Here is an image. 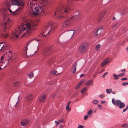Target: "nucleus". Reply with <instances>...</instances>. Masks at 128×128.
Listing matches in <instances>:
<instances>
[{
	"mask_svg": "<svg viewBox=\"0 0 128 128\" xmlns=\"http://www.w3.org/2000/svg\"><path fill=\"white\" fill-rule=\"evenodd\" d=\"M71 10L70 7L65 6H60L57 8L55 10L54 16L58 19L66 18V15Z\"/></svg>",
	"mask_w": 128,
	"mask_h": 128,
	"instance_id": "obj_1",
	"label": "nucleus"
},
{
	"mask_svg": "<svg viewBox=\"0 0 128 128\" xmlns=\"http://www.w3.org/2000/svg\"><path fill=\"white\" fill-rule=\"evenodd\" d=\"M32 26L29 23L26 24L22 25V24L18 27L17 30H16V38L19 35L24 32V34L29 35L32 32Z\"/></svg>",
	"mask_w": 128,
	"mask_h": 128,
	"instance_id": "obj_2",
	"label": "nucleus"
},
{
	"mask_svg": "<svg viewBox=\"0 0 128 128\" xmlns=\"http://www.w3.org/2000/svg\"><path fill=\"white\" fill-rule=\"evenodd\" d=\"M36 5L33 12L34 16L40 14L42 13L44 14V13H47V6L44 2H42L41 3Z\"/></svg>",
	"mask_w": 128,
	"mask_h": 128,
	"instance_id": "obj_3",
	"label": "nucleus"
},
{
	"mask_svg": "<svg viewBox=\"0 0 128 128\" xmlns=\"http://www.w3.org/2000/svg\"><path fill=\"white\" fill-rule=\"evenodd\" d=\"M56 27L55 24H53L49 23L46 24L44 26L43 28L42 32L41 34L44 37L46 35H48L49 33H52L54 30V29Z\"/></svg>",
	"mask_w": 128,
	"mask_h": 128,
	"instance_id": "obj_4",
	"label": "nucleus"
},
{
	"mask_svg": "<svg viewBox=\"0 0 128 128\" xmlns=\"http://www.w3.org/2000/svg\"><path fill=\"white\" fill-rule=\"evenodd\" d=\"M24 6L22 0H16V14H20Z\"/></svg>",
	"mask_w": 128,
	"mask_h": 128,
	"instance_id": "obj_5",
	"label": "nucleus"
},
{
	"mask_svg": "<svg viewBox=\"0 0 128 128\" xmlns=\"http://www.w3.org/2000/svg\"><path fill=\"white\" fill-rule=\"evenodd\" d=\"M76 18V16L74 15L70 18L66 20H65L64 23L62 28L64 29L65 28L70 27L72 21L73 20L74 21V19Z\"/></svg>",
	"mask_w": 128,
	"mask_h": 128,
	"instance_id": "obj_6",
	"label": "nucleus"
},
{
	"mask_svg": "<svg viewBox=\"0 0 128 128\" xmlns=\"http://www.w3.org/2000/svg\"><path fill=\"white\" fill-rule=\"evenodd\" d=\"M112 102L114 104L119 106L120 108H123L125 106L124 104L120 100H116L113 98L112 99Z\"/></svg>",
	"mask_w": 128,
	"mask_h": 128,
	"instance_id": "obj_7",
	"label": "nucleus"
},
{
	"mask_svg": "<svg viewBox=\"0 0 128 128\" xmlns=\"http://www.w3.org/2000/svg\"><path fill=\"white\" fill-rule=\"evenodd\" d=\"M4 63L6 64H8L9 62H11L12 60H11L12 58L11 54H9L8 53L5 52L4 54Z\"/></svg>",
	"mask_w": 128,
	"mask_h": 128,
	"instance_id": "obj_8",
	"label": "nucleus"
},
{
	"mask_svg": "<svg viewBox=\"0 0 128 128\" xmlns=\"http://www.w3.org/2000/svg\"><path fill=\"white\" fill-rule=\"evenodd\" d=\"M88 48L86 44L84 43L82 44L79 48V51L80 52H85Z\"/></svg>",
	"mask_w": 128,
	"mask_h": 128,
	"instance_id": "obj_9",
	"label": "nucleus"
},
{
	"mask_svg": "<svg viewBox=\"0 0 128 128\" xmlns=\"http://www.w3.org/2000/svg\"><path fill=\"white\" fill-rule=\"evenodd\" d=\"M51 51V48L47 47L43 51V54L44 55L47 56L50 54Z\"/></svg>",
	"mask_w": 128,
	"mask_h": 128,
	"instance_id": "obj_10",
	"label": "nucleus"
},
{
	"mask_svg": "<svg viewBox=\"0 0 128 128\" xmlns=\"http://www.w3.org/2000/svg\"><path fill=\"white\" fill-rule=\"evenodd\" d=\"M15 30L12 31L10 37L11 40L13 41H15L16 39V29H15Z\"/></svg>",
	"mask_w": 128,
	"mask_h": 128,
	"instance_id": "obj_11",
	"label": "nucleus"
},
{
	"mask_svg": "<svg viewBox=\"0 0 128 128\" xmlns=\"http://www.w3.org/2000/svg\"><path fill=\"white\" fill-rule=\"evenodd\" d=\"M7 10H4L2 14V16L3 17V19L4 21H5L7 18L8 14L7 12Z\"/></svg>",
	"mask_w": 128,
	"mask_h": 128,
	"instance_id": "obj_12",
	"label": "nucleus"
},
{
	"mask_svg": "<svg viewBox=\"0 0 128 128\" xmlns=\"http://www.w3.org/2000/svg\"><path fill=\"white\" fill-rule=\"evenodd\" d=\"M11 5H10L9 2H6V6L8 7V8L9 9V7H10L11 5H16V0H11Z\"/></svg>",
	"mask_w": 128,
	"mask_h": 128,
	"instance_id": "obj_13",
	"label": "nucleus"
},
{
	"mask_svg": "<svg viewBox=\"0 0 128 128\" xmlns=\"http://www.w3.org/2000/svg\"><path fill=\"white\" fill-rule=\"evenodd\" d=\"M29 122V120L26 119L22 120L20 122L22 125L24 126H26Z\"/></svg>",
	"mask_w": 128,
	"mask_h": 128,
	"instance_id": "obj_14",
	"label": "nucleus"
},
{
	"mask_svg": "<svg viewBox=\"0 0 128 128\" xmlns=\"http://www.w3.org/2000/svg\"><path fill=\"white\" fill-rule=\"evenodd\" d=\"M105 14V12H103L98 16L97 18V20L98 21L100 22L102 20Z\"/></svg>",
	"mask_w": 128,
	"mask_h": 128,
	"instance_id": "obj_15",
	"label": "nucleus"
},
{
	"mask_svg": "<svg viewBox=\"0 0 128 128\" xmlns=\"http://www.w3.org/2000/svg\"><path fill=\"white\" fill-rule=\"evenodd\" d=\"M75 32L74 30H72L68 31L67 34L68 36L71 38L73 36Z\"/></svg>",
	"mask_w": 128,
	"mask_h": 128,
	"instance_id": "obj_16",
	"label": "nucleus"
},
{
	"mask_svg": "<svg viewBox=\"0 0 128 128\" xmlns=\"http://www.w3.org/2000/svg\"><path fill=\"white\" fill-rule=\"evenodd\" d=\"M109 60L108 58L104 59L102 63L101 66L103 67L106 65L108 62Z\"/></svg>",
	"mask_w": 128,
	"mask_h": 128,
	"instance_id": "obj_17",
	"label": "nucleus"
},
{
	"mask_svg": "<svg viewBox=\"0 0 128 128\" xmlns=\"http://www.w3.org/2000/svg\"><path fill=\"white\" fill-rule=\"evenodd\" d=\"M46 96L45 94L42 95L40 98V102H44L46 100Z\"/></svg>",
	"mask_w": 128,
	"mask_h": 128,
	"instance_id": "obj_18",
	"label": "nucleus"
},
{
	"mask_svg": "<svg viewBox=\"0 0 128 128\" xmlns=\"http://www.w3.org/2000/svg\"><path fill=\"white\" fill-rule=\"evenodd\" d=\"M101 29L98 28L96 29L94 32V34L95 36H98L99 35L101 32Z\"/></svg>",
	"mask_w": 128,
	"mask_h": 128,
	"instance_id": "obj_19",
	"label": "nucleus"
},
{
	"mask_svg": "<svg viewBox=\"0 0 128 128\" xmlns=\"http://www.w3.org/2000/svg\"><path fill=\"white\" fill-rule=\"evenodd\" d=\"M77 64L76 63H74L72 67V71L73 73H74L76 70V67Z\"/></svg>",
	"mask_w": 128,
	"mask_h": 128,
	"instance_id": "obj_20",
	"label": "nucleus"
},
{
	"mask_svg": "<svg viewBox=\"0 0 128 128\" xmlns=\"http://www.w3.org/2000/svg\"><path fill=\"white\" fill-rule=\"evenodd\" d=\"M85 81V80L84 79H82V80L80 81L79 82L78 84L76 85V89H77L79 88L80 87V86L81 84L84 82Z\"/></svg>",
	"mask_w": 128,
	"mask_h": 128,
	"instance_id": "obj_21",
	"label": "nucleus"
},
{
	"mask_svg": "<svg viewBox=\"0 0 128 128\" xmlns=\"http://www.w3.org/2000/svg\"><path fill=\"white\" fill-rule=\"evenodd\" d=\"M4 25L3 28V29L4 30V31L5 32L8 29V28H7L6 27V25L8 24V22H5L4 23Z\"/></svg>",
	"mask_w": 128,
	"mask_h": 128,
	"instance_id": "obj_22",
	"label": "nucleus"
},
{
	"mask_svg": "<svg viewBox=\"0 0 128 128\" xmlns=\"http://www.w3.org/2000/svg\"><path fill=\"white\" fill-rule=\"evenodd\" d=\"M93 80H90L87 81L85 83V84L86 85L90 86L92 83Z\"/></svg>",
	"mask_w": 128,
	"mask_h": 128,
	"instance_id": "obj_23",
	"label": "nucleus"
},
{
	"mask_svg": "<svg viewBox=\"0 0 128 128\" xmlns=\"http://www.w3.org/2000/svg\"><path fill=\"white\" fill-rule=\"evenodd\" d=\"M8 33H7L6 34H1V37L3 38H6L8 36Z\"/></svg>",
	"mask_w": 128,
	"mask_h": 128,
	"instance_id": "obj_24",
	"label": "nucleus"
},
{
	"mask_svg": "<svg viewBox=\"0 0 128 128\" xmlns=\"http://www.w3.org/2000/svg\"><path fill=\"white\" fill-rule=\"evenodd\" d=\"M33 96L32 94H30L27 96V100L28 101L31 100L33 98Z\"/></svg>",
	"mask_w": 128,
	"mask_h": 128,
	"instance_id": "obj_25",
	"label": "nucleus"
},
{
	"mask_svg": "<svg viewBox=\"0 0 128 128\" xmlns=\"http://www.w3.org/2000/svg\"><path fill=\"white\" fill-rule=\"evenodd\" d=\"M4 44V45H2V52H3L6 50L7 49V46L6 45H5V44Z\"/></svg>",
	"mask_w": 128,
	"mask_h": 128,
	"instance_id": "obj_26",
	"label": "nucleus"
},
{
	"mask_svg": "<svg viewBox=\"0 0 128 128\" xmlns=\"http://www.w3.org/2000/svg\"><path fill=\"white\" fill-rule=\"evenodd\" d=\"M64 122V119H61L59 120L57 122L56 121H55V122L56 124V126L57 125L59 124L60 123Z\"/></svg>",
	"mask_w": 128,
	"mask_h": 128,
	"instance_id": "obj_27",
	"label": "nucleus"
},
{
	"mask_svg": "<svg viewBox=\"0 0 128 128\" xmlns=\"http://www.w3.org/2000/svg\"><path fill=\"white\" fill-rule=\"evenodd\" d=\"M27 4L28 5H30H30L31 4L34 5V1L33 0H32V1H30V0H27Z\"/></svg>",
	"mask_w": 128,
	"mask_h": 128,
	"instance_id": "obj_28",
	"label": "nucleus"
},
{
	"mask_svg": "<svg viewBox=\"0 0 128 128\" xmlns=\"http://www.w3.org/2000/svg\"><path fill=\"white\" fill-rule=\"evenodd\" d=\"M93 112V110L92 109H90L88 112L87 115L89 116H90L92 114Z\"/></svg>",
	"mask_w": 128,
	"mask_h": 128,
	"instance_id": "obj_29",
	"label": "nucleus"
},
{
	"mask_svg": "<svg viewBox=\"0 0 128 128\" xmlns=\"http://www.w3.org/2000/svg\"><path fill=\"white\" fill-rule=\"evenodd\" d=\"M37 40L38 42L40 41V40L39 39H38L37 38H34L33 39H32L30 41L28 42V44L27 45L28 46L29 45V44L30 43V42H31L32 41L34 40Z\"/></svg>",
	"mask_w": 128,
	"mask_h": 128,
	"instance_id": "obj_30",
	"label": "nucleus"
},
{
	"mask_svg": "<svg viewBox=\"0 0 128 128\" xmlns=\"http://www.w3.org/2000/svg\"><path fill=\"white\" fill-rule=\"evenodd\" d=\"M92 102L93 104H97L99 102L96 100H93Z\"/></svg>",
	"mask_w": 128,
	"mask_h": 128,
	"instance_id": "obj_31",
	"label": "nucleus"
},
{
	"mask_svg": "<svg viewBox=\"0 0 128 128\" xmlns=\"http://www.w3.org/2000/svg\"><path fill=\"white\" fill-rule=\"evenodd\" d=\"M106 91L107 93L108 94H110L112 92V88H110L108 90L107 89L106 90Z\"/></svg>",
	"mask_w": 128,
	"mask_h": 128,
	"instance_id": "obj_32",
	"label": "nucleus"
},
{
	"mask_svg": "<svg viewBox=\"0 0 128 128\" xmlns=\"http://www.w3.org/2000/svg\"><path fill=\"white\" fill-rule=\"evenodd\" d=\"M86 87H84L80 91V92L82 94H83L85 92L86 90Z\"/></svg>",
	"mask_w": 128,
	"mask_h": 128,
	"instance_id": "obj_33",
	"label": "nucleus"
},
{
	"mask_svg": "<svg viewBox=\"0 0 128 128\" xmlns=\"http://www.w3.org/2000/svg\"><path fill=\"white\" fill-rule=\"evenodd\" d=\"M29 78H32L34 76V74L32 72H31L28 75Z\"/></svg>",
	"mask_w": 128,
	"mask_h": 128,
	"instance_id": "obj_34",
	"label": "nucleus"
},
{
	"mask_svg": "<svg viewBox=\"0 0 128 128\" xmlns=\"http://www.w3.org/2000/svg\"><path fill=\"white\" fill-rule=\"evenodd\" d=\"M100 48V44H98L95 47V50H98Z\"/></svg>",
	"mask_w": 128,
	"mask_h": 128,
	"instance_id": "obj_35",
	"label": "nucleus"
},
{
	"mask_svg": "<svg viewBox=\"0 0 128 128\" xmlns=\"http://www.w3.org/2000/svg\"><path fill=\"white\" fill-rule=\"evenodd\" d=\"M113 76L114 77V79H118V75H116L115 74H114Z\"/></svg>",
	"mask_w": 128,
	"mask_h": 128,
	"instance_id": "obj_36",
	"label": "nucleus"
},
{
	"mask_svg": "<svg viewBox=\"0 0 128 128\" xmlns=\"http://www.w3.org/2000/svg\"><path fill=\"white\" fill-rule=\"evenodd\" d=\"M5 44V42H1L0 43V52H2V44Z\"/></svg>",
	"mask_w": 128,
	"mask_h": 128,
	"instance_id": "obj_37",
	"label": "nucleus"
},
{
	"mask_svg": "<svg viewBox=\"0 0 128 128\" xmlns=\"http://www.w3.org/2000/svg\"><path fill=\"white\" fill-rule=\"evenodd\" d=\"M122 126L125 128L128 127V124H124L122 125Z\"/></svg>",
	"mask_w": 128,
	"mask_h": 128,
	"instance_id": "obj_38",
	"label": "nucleus"
},
{
	"mask_svg": "<svg viewBox=\"0 0 128 128\" xmlns=\"http://www.w3.org/2000/svg\"><path fill=\"white\" fill-rule=\"evenodd\" d=\"M1 59L2 60L1 61V62H2L4 63V62H3L4 61H4H5L4 60V56H2L1 57Z\"/></svg>",
	"mask_w": 128,
	"mask_h": 128,
	"instance_id": "obj_39",
	"label": "nucleus"
},
{
	"mask_svg": "<svg viewBox=\"0 0 128 128\" xmlns=\"http://www.w3.org/2000/svg\"><path fill=\"white\" fill-rule=\"evenodd\" d=\"M125 74L124 73H122L121 74H119L118 75V77L122 76H124Z\"/></svg>",
	"mask_w": 128,
	"mask_h": 128,
	"instance_id": "obj_40",
	"label": "nucleus"
},
{
	"mask_svg": "<svg viewBox=\"0 0 128 128\" xmlns=\"http://www.w3.org/2000/svg\"><path fill=\"white\" fill-rule=\"evenodd\" d=\"M128 85V82H126L125 83H123L122 84V85L123 86H125Z\"/></svg>",
	"mask_w": 128,
	"mask_h": 128,
	"instance_id": "obj_41",
	"label": "nucleus"
},
{
	"mask_svg": "<svg viewBox=\"0 0 128 128\" xmlns=\"http://www.w3.org/2000/svg\"><path fill=\"white\" fill-rule=\"evenodd\" d=\"M56 72H57V71H53L51 72V73L52 74H56Z\"/></svg>",
	"mask_w": 128,
	"mask_h": 128,
	"instance_id": "obj_42",
	"label": "nucleus"
},
{
	"mask_svg": "<svg viewBox=\"0 0 128 128\" xmlns=\"http://www.w3.org/2000/svg\"><path fill=\"white\" fill-rule=\"evenodd\" d=\"M69 106L67 105L66 107V110H68L69 111L70 110V109L69 108Z\"/></svg>",
	"mask_w": 128,
	"mask_h": 128,
	"instance_id": "obj_43",
	"label": "nucleus"
},
{
	"mask_svg": "<svg viewBox=\"0 0 128 128\" xmlns=\"http://www.w3.org/2000/svg\"><path fill=\"white\" fill-rule=\"evenodd\" d=\"M18 102H16V105L17 104H19V102L20 101V97H19L18 98Z\"/></svg>",
	"mask_w": 128,
	"mask_h": 128,
	"instance_id": "obj_44",
	"label": "nucleus"
},
{
	"mask_svg": "<svg viewBox=\"0 0 128 128\" xmlns=\"http://www.w3.org/2000/svg\"><path fill=\"white\" fill-rule=\"evenodd\" d=\"M89 116L88 115H86L85 116L84 118V119L85 120H86L87 118Z\"/></svg>",
	"mask_w": 128,
	"mask_h": 128,
	"instance_id": "obj_45",
	"label": "nucleus"
},
{
	"mask_svg": "<svg viewBox=\"0 0 128 128\" xmlns=\"http://www.w3.org/2000/svg\"><path fill=\"white\" fill-rule=\"evenodd\" d=\"M118 24H114L112 27V29L114 28L115 27H116V26Z\"/></svg>",
	"mask_w": 128,
	"mask_h": 128,
	"instance_id": "obj_46",
	"label": "nucleus"
},
{
	"mask_svg": "<svg viewBox=\"0 0 128 128\" xmlns=\"http://www.w3.org/2000/svg\"><path fill=\"white\" fill-rule=\"evenodd\" d=\"M84 126H83L79 125L78 126V128H84Z\"/></svg>",
	"mask_w": 128,
	"mask_h": 128,
	"instance_id": "obj_47",
	"label": "nucleus"
},
{
	"mask_svg": "<svg viewBox=\"0 0 128 128\" xmlns=\"http://www.w3.org/2000/svg\"><path fill=\"white\" fill-rule=\"evenodd\" d=\"M98 106L99 108L100 109H102V107L101 105L100 104H98Z\"/></svg>",
	"mask_w": 128,
	"mask_h": 128,
	"instance_id": "obj_48",
	"label": "nucleus"
},
{
	"mask_svg": "<svg viewBox=\"0 0 128 128\" xmlns=\"http://www.w3.org/2000/svg\"><path fill=\"white\" fill-rule=\"evenodd\" d=\"M100 98H102L104 97V96L102 94H101L100 95Z\"/></svg>",
	"mask_w": 128,
	"mask_h": 128,
	"instance_id": "obj_49",
	"label": "nucleus"
},
{
	"mask_svg": "<svg viewBox=\"0 0 128 128\" xmlns=\"http://www.w3.org/2000/svg\"><path fill=\"white\" fill-rule=\"evenodd\" d=\"M127 78H122L121 79V80H127Z\"/></svg>",
	"mask_w": 128,
	"mask_h": 128,
	"instance_id": "obj_50",
	"label": "nucleus"
},
{
	"mask_svg": "<svg viewBox=\"0 0 128 128\" xmlns=\"http://www.w3.org/2000/svg\"><path fill=\"white\" fill-rule=\"evenodd\" d=\"M108 72H106V73H105L104 74L103 76H102V77L103 78H104L105 77V76H106V75L107 74H108Z\"/></svg>",
	"mask_w": 128,
	"mask_h": 128,
	"instance_id": "obj_51",
	"label": "nucleus"
},
{
	"mask_svg": "<svg viewBox=\"0 0 128 128\" xmlns=\"http://www.w3.org/2000/svg\"><path fill=\"white\" fill-rule=\"evenodd\" d=\"M15 12H16V10H15L14 12H12V14L16 15Z\"/></svg>",
	"mask_w": 128,
	"mask_h": 128,
	"instance_id": "obj_52",
	"label": "nucleus"
},
{
	"mask_svg": "<svg viewBox=\"0 0 128 128\" xmlns=\"http://www.w3.org/2000/svg\"><path fill=\"white\" fill-rule=\"evenodd\" d=\"M13 86L14 87H15L16 86V82H14L13 84Z\"/></svg>",
	"mask_w": 128,
	"mask_h": 128,
	"instance_id": "obj_53",
	"label": "nucleus"
},
{
	"mask_svg": "<svg viewBox=\"0 0 128 128\" xmlns=\"http://www.w3.org/2000/svg\"><path fill=\"white\" fill-rule=\"evenodd\" d=\"M104 70H102L99 73V74H100L102 72H104Z\"/></svg>",
	"mask_w": 128,
	"mask_h": 128,
	"instance_id": "obj_54",
	"label": "nucleus"
},
{
	"mask_svg": "<svg viewBox=\"0 0 128 128\" xmlns=\"http://www.w3.org/2000/svg\"><path fill=\"white\" fill-rule=\"evenodd\" d=\"M105 102H106L105 101H102L101 102V104H102Z\"/></svg>",
	"mask_w": 128,
	"mask_h": 128,
	"instance_id": "obj_55",
	"label": "nucleus"
},
{
	"mask_svg": "<svg viewBox=\"0 0 128 128\" xmlns=\"http://www.w3.org/2000/svg\"><path fill=\"white\" fill-rule=\"evenodd\" d=\"M56 95V94H55L54 95H53L52 96V98H54L55 97V96Z\"/></svg>",
	"mask_w": 128,
	"mask_h": 128,
	"instance_id": "obj_56",
	"label": "nucleus"
},
{
	"mask_svg": "<svg viewBox=\"0 0 128 128\" xmlns=\"http://www.w3.org/2000/svg\"><path fill=\"white\" fill-rule=\"evenodd\" d=\"M125 69H124V70H121V72H124V73L125 72Z\"/></svg>",
	"mask_w": 128,
	"mask_h": 128,
	"instance_id": "obj_57",
	"label": "nucleus"
},
{
	"mask_svg": "<svg viewBox=\"0 0 128 128\" xmlns=\"http://www.w3.org/2000/svg\"><path fill=\"white\" fill-rule=\"evenodd\" d=\"M33 1H34V4H36V2H36L37 1V0H33Z\"/></svg>",
	"mask_w": 128,
	"mask_h": 128,
	"instance_id": "obj_58",
	"label": "nucleus"
},
{
	"mask_svg": "<svg viewBox=\"0 0 128 128\" xmlns=\"http://www.w3.org/2000/svg\"><path fill=\"white\" fill-rule=\"evenodd\" d=\"M84 74H82L80 75V77H82L83 76H84Z\"/></svg>",
	"mask_w": 128,
	"mask_h": 128,
	"instance_id": "obj_59",
	"label": "nucleus"
},
{
	"mask_svg": "<svg viewBox=\"0 0 128 128\" xmlns=\"http://www.w3.org/2000/svg\"><path fill=\"white\" fill-rule=\"evenodd\" d=\"M60 128H62L63 127V126L62 125H60Z\"/></svg>",
	"mask_w": 128,
	"mask_h": 128,
	"instance_id": "obj_60",
	"label": "nucleus"
},
{
	"mask_svg": "<svg viewBox=\"0 0 128 128\" xmlns=\"http://www.w3.org/2000/svg\"><path fill=\"white\" fill-rule=\"evenodd\" d=\"M9 12L11 13H12V11L10 9H9Z\"/></svg>",
	"mask_w": 128,
	"mask_h": 128,
	"instance_id": "obj_61",
	"label": "nucleus"
},
{
	"mask_svg": "<svg viewBox=\"0 0 128 128\" xmlns=\"http://www.w3.org/2000/svg\"><path fill=\"white\" fill-rule=\"evenodd\" d=\"M71 102V101H70V102L68 103V106H69L70 105V102Z\"/></svg>",
	"mask_w": 128,
	"mask_h": 128,
	"instance_id": "obj_62",
	"label": "nucleus"
},
{
	"mask_svg": "<svg viewBox=\"0 0 128 128\" xmlns=\"http://www.w3.org/2000/svg\"><path fill=\"white\" fill-rule=\"evenodd\" d=\"M51 61H52V60H50L48 61V62L49 63H50Z\"/></svg>",
	"mask_w": 128,
	"mask_h": 128,
	"instance_id": "obj_63",
	"label": "nucleus"
},
{
	"mask_svg": "<svg viewBox=\"0 0 128 128\" xmlns=\"http://www.w3.org/2000/svg\"><path fill=\"white\" fill-rule=\"evenodd\" d=\"M8 54H12L11 52L10 51H9V52H8Z\"/></svg>",
	"mask_w": 128,
	"mask_h": 128,
	"instance_id": "obj_64",
	"label": "nucleus"
}]
</instances>
